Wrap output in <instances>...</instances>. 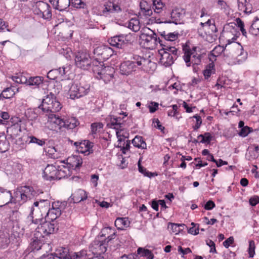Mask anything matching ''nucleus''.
Masks as SVG:
<instances>
[{
	"label": "nucleus",
	"mask_w": 259,
	"mask_h": 259,
	"mask_svg": "<svg viewBox=\"0 0 259 259\" xmlns=\"http://www.w3.org/2000/svg\"><path fill=\"white\" fill-rule=\"evenodd\" d=\"M137 66H141L144 70L150 71V69L155 66V64L149 59L138 55H134L131 60L122 62L119 66L120 72L124 75H128L136 70Z\"/></svg>",
	"instance_id": "obj_1"
},
{
	"label": "nucleus",
	"mask_w": 259,
	"mask_h": 259,
	"mask_svg": "<svg viewBox=\"0 0 259 259\" xmlns=\"http://www.w3.org/2000/svg\"><path fill=\"white\" fill-rule=\"evenodd\" d=\"M93 71L98 79H102L105 83L113 78L115 72L114 68L109 66H104V65L98 60L94 62Z\"/></svg>",
	"instance_id": "obj_2"
},
{
	"label": "nucleus",
	"mask_w": 259,
	"mask_h": 259,
	"mask_svg": "<svg viewBox=\"0 0 259 259\" xmlns=\"http://www.w3.org/2000/svg\"><path fill=\"white\" fill-rule=\"evenodd\" d=\"M38 108L49 115L59 111L62 106L54 94L50 93L42 100V103Z\"/></svg>",
	"instance_id": "obj_3"
},
{
	"label": "nucleus",
	"mask_w": 259,
	"mask_h": 259,
	"mask_svg": "<svg viewBox=\"0 0 259 259\" xmlns=\"http://www.w3.org/2000/svg\"><path fill=\"white\" fill-rule=\"evenodd\" d=\"M197 48L194 47L192 49L186 47H183L184 55L183 59L186 62L187 67L191 66L193 64V70L196 71V65H199L201 62L202 55L196 52Z\"/></svg>",
	"instance_id": "obj_4"
},
{
	"label": "nucleus",
	"mask_w": 259,
	"mask_h": 259,
	"mask_svg": "<svg viewBox=\"0 0 259 259\" xmlns=\"http://www.w3.org/2000/svg\"><path fill=\"white\" fill-rule=\"evenodd\" d=\"M38 224L39 225L35 229V233L42 238L55 233L59 228L57 222H53L45 219H44L42 222H40Z\"/></svg>",
	"instance_id": "obj_5"
},
{
	"label": "nucleus",
	"mask_w": 259,
	"mask_h": 259,
	"mask_svg": "<svg viewBox=\"0 0 259 259\" xmlns=\"http://www.w3.org/2000/svg\"><path fill=\"white\" fill-rule=\"evenodd\" d=\"M75 64L83 70H89L91 67L93 69V63L95 60H92L90 54L87 52L79 51L75 54Z\"/></svg>",
	"instance_id": "obj_6"
},
{
	"label": "nucleus",
	"mask_w": 259,
	"mask_h": 259,
	"mask_svg": "<svg viewBox=\"0 0 259 259\" xmlns=\"http://www.w3.org/2000/svg\"><path fill=\"white\" fill-rule=\"evenodd\" d=\"M133 36L130 33L121 34L111 37L109 39L110 45L119 49H123L128 44L132 43Z\"/></svg>",
	"instance_id": "obj_7"
},
{
	"label": "nucleus",
	"mask_w": 259,
	"mask_h": 259,
	"mask_svg": "<svg viewBox=\"0 0 259 259\" xmlns=\"http://www.w3.org/2000/svg\"><path fill=\"white\" fill-rule=\"evenodd\" d=\"M59 166L58 167L53 165H48L45 168L43 172V178L45 180L48 181H52L53 180H60L64 177L61 173L64 171L59 170Z\"/></svg>",
	"instance_id": "obj_8"
},
{
	"label": "nucleus",
	"mask_w": 259,
	"mask_h": 259,
	"mask_svg": "<svg viewBox=\"0 0 259 259\" xmlns=\"http://www.w3.org/2000/svg\"><path fill=\"white\" fill-rule=\"evenodd\" d=\"M34 14L47 20H50L52 14L50 6L47 3L39 1L36 3V8L34 11Z\"/></svg>",
	"instance_id": "obj_9"
},
{
	"label": "nucleus",
	"mask_w": 259,
	"mask_h": 259,
	"mask_svg": "<svg viewBox=\"0 0 259 259\" xmlns=\"http://www.w3.org/2000/svg\"><path fill=\"white\" fill-rule=\"evenodd\" d=\"M90 85L85 84H73L69 90L70 97L72 99H78L86 95L90 91Z\"/></svg>",
	"instance_id": "obj_10"
},
{
	"label": "nucleus",
	"mask_w": 259,
	"mask_h": 259,
	"mask_svg": "<svg viewBox=\"0 0 259 259\" xmlns=\"http://www.w3.org/2000/svg\"><path fill=\"white\" fill-rule=\"evenodd\" d=\"M62 204V203L59 201L53 202L44 219L57 223L56 219L61 214Z\"/></svg>",
	"instance_id": "obj_11"
},
{
	"label": "nucleus",
	"mask_w": 259,
	"mask_h": 259,
	"mask_svg": "<svg viewBox=\"0 0 259 259\" xmlns=\"http://www.w3.org/2000/svg\"><path fill=\"white\" fill-rule=\"evenodd\" d=\"M168 17L165 18L164 23H171L175 24L180 23V21L184 17V11L180 8H176L171 11H167Z\"/></svg>",
	"instance_id": "obj_12"
},
{
	"label": "nucleus",
	"mask_w": 259,
	"mask_h": 259,
	"mask_svg": "<svg viewBox=\"0 0 259 259\" xmlns=\"http://www.w3.org/2000/svg\"><path fill=\"white\" fill-rule=\"evenodd\" d=\"M149 32L143 33L141 34V38L144 41V44L149 48H155L158 42L159 43V37L157 38L156 34L153 31L149 29Z\"/></svg>",
	"instance_id": "obj_13"
},
{
	"label": "nucleus",
	"mask_w": 259,
	"mask_h": 259,
	"mask_svg": "<svg viewBox=\"0 0 259 259\" xmlns=\"http://www.w3.org/2000/svg\"><path fill=\"white\" fill-rule=\"evenodd\" d=\"M102 15L105 16H107L111 13H118L122 11L120 6L115 0H108L105 3Z\"/></svg>",
	"instance_id": "obj_14"
},
{
	"label": "nucleus",
	"mask_w": 259,
	"mask_h": 259,
	"mask_svg": "<svg viewBox=\"0 0 259 259\" xmlns=\"http://www.w3.org/2000/svg\"><path fill=\"white\" fill-rule=\"evenodd\" d=\"M90 248L93 253H103L107 250L106 240L103 241L102 239L96 238L91 244Z\"/></svg>",
	"instance_id": "obj_15"
},
{
	"label": "nucleus",
	"mask_w": 259,
	"mask_h": 259,
	"mask_svg": "<svg viewBox=\"0 0 259 259\" xmlns=\"http://www.w3.org/2000/svg\"><path fill=\"white\" fill-rule=\"evenodd\" d=\"M21 132V127L19 123H15L7 128V133L8 139L12 141L14 140Z\"/></svg>",
	"instance_id": "obj_16"
},
{
	"label": "nucleus",
	"mask_w": 259,
	"mask_h": 259,
	"mask_svg": "<svg viewBox=\"0 0 259 259\" xmlns=\"http://www.w3.org/2000/svg\"><path fill=\"white\" fill-rule=\"evenodd\" d=\"M94 143L89 140H83L80 142L77 151L83 154L84 155H89L94 151L93 148Z\"/></svg>",
	"instance_id": "obj_17"
},
{
	"label": "nucleus",
	"mask_w": 259,
	"mask_h": 259,
	"mask_svg": "<svg viewBox=\"0 0 259 259\" xmlns=\"http://www.w3.org/2000/svg\"><path fill=\"white\" fill-rule=\"evenodd\" d=\"M28 217L30 218L32 222L35 224H38L44 220L40 208L34 204L31 207L30 212Z\"/></svg>",
	"instance_id": "obj_18"
},
{
	"label": "nucleus",
	"mask_w": 259,
	"mask_h": 259,
	"mask_svg": "<svg viewBox=\"0 0 259 259\" xmlns=\"http://www.w3.org/2000/svg\"><path fill=\"white\" fill-rule=\"evenodd\" d=\"M13 196L10 191L7 190L4 188L0 187V203L3 206L12 203Z\"/></svg>",
	"instance_id": "obj_19"
},
{
	"label": "nucleus",
	"mask_w": 259,
	"mask_h": 259,
	"mask_svg": "<svg viewBox=\"0 0 259 259\" xmlns=\"http://www.w3.org/2000/svg\"><path fill=\"white\" fill-rule=\"evenodd\" d=\"M159 54L160 56L159 63L165 67L171 65L176 60L168 52H159Z\"/></svg>",
	"instance_id": "obj_20"
},
{
	"label": "nucleus",
	"mask_w": 259,
	"mask_h": 259,
	"mask_svg": "<svg viewBox=\"0 0 259 259\" xmlns=\"http://www.w3.org/2000/svg\"><path fill=\"white\" fill-rule=\"evenodd\" d=\"M34 205L39 207L40 212L42 214L43 218H44L46 214L48 213L51 207V202L48 199H39V201L34 202Z\"/></svg>",
	"instance_id": "obj_21"
},
{
	"label": "nucleus",
	"mask_w": 259,
	"mask_h": 259,
	"mask_svg": "<svg viewBox=\"0 0 259 259\" xmlns=\"http://www.w3.org/2000/svg\"><path fill=\"white\" fill-rule=\"evenodd\" d=\"M56 259H71V253L69 249L66 247H60L56 249V252L52 253Z\"/></svg>",
	"instance_id": "obj_22"
},
{
	"label": "nucleus",
	"mask_w": 259,
	"mask_h": 259,
	"mask_svg": "<svg viewBox=\"0 0 259 259\" xmlns=\"http://www.w3.org/2000/svg\"><path fill=\"white\" fill-rule=\"evenodd\" d=\"M50 2L55 9L60 11L65 10L71 4L70 0H50Z\"/></svg>",
	"instance_id": "obj_23"
},
{
	"label": "nucleus",
	"mask_w": 259,
	"mask_h": 259,
	"mask_svg": "<svg viewBox=\"0 0 259 259\" xmlns=\"http://www.w3.org/2000/svg\"><path fill=\"white\" fill-rule=\"evenodd\" d=\"M35 235L36 236V238L33 239L30 244V249L31 251L33 252L44 248L46 246L48 245V244H43L40 239H38V238L41 237H39L38 234L35 233Z\"/></svg>",
	"instance_id": "obj_24"
},
{
	"label": "nucleus",
	"mask_w": 259,
	"mask_h": 259,
	"mask_svg": "<svg viewBox=\"0 0 259 259\" xmlns=\"http://www.w3.org/2000/svg\"><path fill=\"white\" fill-rule=\"evenodd\" d=\"M237 2L239 11L247 14L251 13L252 7L249 0H237Z\"/></svg>",
	"instance_id": "obj_25"
},
{
	"label": "nucleus",
	"mask_w": 259,
	"mask_h": 259,
	"mask_svg": "<svg viewBox=\"0 0 259 259\" xmlns=\"http://www.w3.org/2000/svg\"><path fill=\"white\" fill-rule=\"evenodd\" d=\"M67 161V163L70 165V167L74 169L79 168L82 163V158L76 155L68 157Z\"/></svg>",
	"instance_id": "obj_26"
},
{
	"label": "nucleus",
	"mask_w": 259,
	"mask_h": 259,
	"mask_svg": "<svg viewBox=\"0 0 259 259\" xmlns=\"http://www.w3.org/2000/svg\"><path fill=\"white\" fill-rule=\"evenodd\" d=\"M73 203H79L85 200L88 196L85 191L82 189H79L75 191L71 196Z\"/></svg>",
	"instance_id": "obj_27"
},
{
	"label": "nucleus",
	"mask_w": 259,
	"mask_h": 259,
	"mask_svg": "<svg viewBox=\"0 0 259 259\" xmlns=\"http://www.w3.org/2000/svg\"><path fill=\"white\" fill-rule=\"evenodd\" d=\"M26 196H25L23 192L19 190L18 188L17 190L14 192V196L12 200V203H16L17 202L23 203L27 200Z\"/></svg>",
	"instance_id": "obj_28"
},
{
	"label": "nucleus",
	"mask_w": 259,
	"mask_h": 259,
	"mask_svg": "<svg viewBox=\"0 0 259 259\" xmlns=\"http://www.w3.org/2000/svg\"><path fill=\"white\" fill-rule=\"evenodd\" d=\"M48 116L51 119V121L56 124L58 127V129H61L62 127H63L64 125H65V123L64 122V119L61 118L59 116L56 115L54 113H51L49 114Z\"/></svg>",
	"instance_id": "obj_29"
},
{
	"label": "nucleus",
	"mask_w": 259,
	"mask_h": 259,
	"mask_svg": "<svg viewBox=\"0 0 259 259\" xmlns=\"http://www.w3.org/2000/svg\"><path fill=\"white\" fill-rule=\"evenodd\" d=\"M114 224L118 230H123V227L129 226L130 222L127 218H117Z\"/></svg>",
	"instance_id": "obj_30"
},
{
	"label": "nucleus",
	"mask_w": 259,
	"mask_h": 259,
	"mask_svg": "<svg viewBox=\"0 0 259 259\" xmlns=\"http://www.w3.org/2000/svg\"><path fill=\"white\" fill-rule=\"evenodd\" d=\"M44 77L42 76L30 77L27 79V84L30 86H33V88H38L40 84L42 83Z\"/></svg>",
	"instance_id": "obj_31"
},
{
	"label": "nucleus",
	"mask_w": 259,
	"mask_h": 259,
	"mask_svg": "<svg viewBox=\"0 0 259 259\" xmlns=\"http://www.w3.org/2000/svg\"><path fill=\"white\" fill-rule=\"evenodd\" d=\"M133 145L138 148L145 149L147 148V145L143 138L141 136H136L132 140Z\"/></svg>",
	"instance_id": "obj_32"
},
{
	"label": "nucleus",
	"mask_w": 259,
	"mask_h": 259,
	"mask_svg": "<svg viewBox=\"0 0 259 259\" xmlns=\"http://www.w3.org/2000/svg\"><path fill=\"white\" fill-rule=\"evenodd\" d=\"M137 254L141 257H144L147 259H153L154 255L152 251L148 249L139 247L137 249Z\"/></svg>",
	"instance_id": "obj_33"
},
{
	"label": "nucleus",
	"mask_w": 259,
	"mask_h": 259,
	"mask_svg": "<svg viewBox=\"0 0 259 259\" xmlns=\"http://www.w3.org/2000/svg\"><path fill=\"white\" fill-rule=\"evenodd\" d=\"M19 91V88L14 86H11L10 87L5 89L3 92L4 94L5 99H10L12 98L16 94V92Z\"/></svg>",
	"instance_id": "obj_34"
},
{
	"label": "nucleus",
	"mask_w": 259,
	"mask_h": 259,
	"mask_svg": "<svg viewBox=\"0 0 259 259\" xmlns=\"http://www.w3.org/2000/svg\"><path fill=\"white\" fill-rule=\"evenodd\" d=\"M10 143L5 136H0V152L4 153L9 149Z\"/></svg>",
	"instance_id": "obj_35"
},
{
	"label": "nucleus",
	"mask_w": 259,
	"mask_h": 259,
	"mask_svg": "<svg viewBox=\"0 0 259 259\" xmlns=\"http://www.w3.org/2000/svg\"><path fill=\"white\" fill-rule=\"evenodd\" d=\"M185 225L183 224H175L172 223H169L168 225V229L171 231L172 233L178 234L180 232L184 229Z\"/></svg>",
	"instance_id": "obj_36"
},
{
	"label": "nucleus",
	"mask_w": 259,
	"mask_h": 259,
	"mask_svg": "<svg viewBox=\"0 0 259 259\" xmlns=\"http://www.w3.org/2000/svg\"><path fill=\"white\" fill-rule=\"evenodd\" d=\"M249 32L253 35H259V19L256 18L253 21L249 29Z\"/></svg>",
	"instance_id": "obj_37"
},
{
	"label": "nucleus",
	"mask_w": 259,
	"mask_h": 259,
	"mask_svg": "<svg viewBox=\"0 0 259 259\" xmlns=\"http://www.w3.org/2000/svg\"><path fill=\"white\" fill-rule=\"evenodd\" d=\"M64 122L65 125L63 126V127L68 129H73L79 124L78 121L74 117L69 118L67 120H64Z\"/></svg>",
	"instance_id": "obj_38"
},
{
	"label": "nucleus",
	"mask_w": 259,
	"mask_h": 259,
	"mask_svg": "<svg viewBox=\"0 0 259 259\" xmlns=\"http://www.w3.org/2000/svg\"><path fill=\"white\" fill-rule=\"evenodd\" d=\"M89 254L85 250H81L78 252H71V259H88Z\"/></svg>",
	"instance_id": "obj_39"
},
{
	"label": "nucleus",
	"mask_w": 259,
	"mask_h": 259,
	"mask_svg": "<svg viewBox=\"0 0 259 259\" xmlns=\"http://www.w3.org/2000/svg\"><path fill=\"white\" fill-rule=\"evenodd\" d=\"M127 27L134 32L138 31L140 29V22L136 18H133L128 23Z\"/></svg>",
	"instance_id": "obj_40"
},
{
	"label": "nucleus",
	"mask_w": 259,
	"mask_h": 259,
	"mask_svg": "<svg viewBox=\"0 0 259 259\" xmlns=\"http://www.w3.org/2000/svg\"><path fill=\"white\" fill-rule=\"evenodd\" d=\"M19 190H21L26 198L28 199H31V198L34 195L33 193L34 191L32 187L24 186L19 188Z\"/></svg>",
	"instance_id": "obj_41"
},
{
	"label": "nucleus",
	"mask_w": 259,
	"mask_h": 259,
	"mask_svg": "<svg viewBox=\"0 0 259 259\" xmlns=\"http://www.w3.org/2000/svg\"><path fill=\"white\" fill-rule=\"evenodd\" d=\"M112 55V50L110 48L105 47L103 53H102L101 57L100 58L99 61L103 64V61L107 60Z\"/></svg>",
	"instance_id": "obj_42"
},
{
	"label": "nucleus",
	"mask_w": 259,
	"mask_h": 259,
	"mask_svg": "<svg viewBox=\"0 0 259 259\" xmlns=\"http://www.w3.org/2000/svg\"><path fill=\"white\" fill-rule=\"evenodd\" d=\"M197 138L198 139L201 138L200 141V143L209 144L212 140L213 137L210 133L206 132L204 134L199 135Z\"/></svg>",
	"instance_id": "obj_43"
},
{
	"label": "nucleus",
	"mask_w": 259,
	"mask_h": 259,
	"mask_svg": "<svg viewBox=\"0 0 259 259\" xmlns=\"http://www.w3.org/2000/svg\"><path fill=\"white\" fill-rule=\"evenodd\" d=\"M153 9L154 12L156 13H160L163 10L164 5L161 0H154L153 1Z\"/></svg>",
	"instance_id": "obj_44"
},
{
	"label": "nucleus",
	"mask_w": 259,
	"mask_h": 259,
	"mask_svg": "<svg viewBox=\"0 0 259 259\" xmlns=\"http://www.w3.org/2000/svg\"><path fill=\"white\" fill-rule=\"evenodd\" d=\"M214 64L213 62L209 63L206 66V68L203 71V75L205 79H208L210 76L212 70H214Z\"/></svg>",
	"instance_id": "obj_45"
},
{
	"label": "nucleus",
	"mask_w": 259,
	"mask_h": 259,
	"mask_svg": "<svg viewBox=\"0 0 259 259\" xmlns=\"http://www.w3.org/2000/svg\"><path fill=\"white\" fill-rule=\"evenodd\" d=\"M9 243V238L4 234H0V248L5 249L7 248Z\"/></svg>",
	"instance_id": "obj_46"
},
{
	"label": "nucleus",
	"mask_w": 259,
	"mask_h": 259,
	"mask_svg": "<svg viewBox=\"0 0 259 259\" xmlns=\"http://www.w3.org/2000/svg\"><path fill=\"white\" fill-rule=\"evenodd\" d=\"M28 139H29V143H34L36 144L38 146H42L45 145L46 142L45 140L44 139H39L37 138L34 136H29L28 137Z\"/></svg>",
	"instance_id": "obj_47"
},
{
	"label": "nucleus",
	"mask_w": 259,
	"mask_h": 259,
	"mask_svg": "<svg viewBox=\"0 0 259 259\" xmlns=\"http://www.w3.org/2000/svg\"><path fill=\"white\" fill-rule=\"evenodd\" d=\"M105 47L106 46H99L94 49L93 53L96 58L93 60L99 61L100 58L101 57L102 53H103V51Z\"/></svg>",
	"instance_id": "obj_48"
},
{
	"label": "nucleus",
	"mask_w": 259,
	"mask_h": 259,
	"mask_svg": "<svg viewBox=\"0 0 259 259\" xmlns=\"http://www.w3.org/2000/svg\"><path fill=\"white\" fill-rule=\"evenodd\" d=\"M159 44L162 46V49L160 50L159 52H168V53L171 52V49L173 48L174 47L170 46L169 45H168L167 42H164L163 40L160 39L159 38Z\"/></svg>",
	"instance_id": "obj_49"
},
{
	"label": "nucleus",
	"mask_w": 259,
	"mask_h": 259,
	"mask_svg": "<svg viewBox=\"0 0 259 259\" xmlns=\"http://www.w3.org/2000/svg\"><path fill=\"white\" fill-rule=\"evenodd\" d=\"M114 128L116 130V134L117 138H119V137H122L124 139L128 138L129 134L126 131H125L123 128L116 127H114Z\"/></svg>",
	"instance_id": "obj_50"
},
{
	"label": "nucleus",
	"mask_w": 259,
	"mask_h": 259,
	"mask_svg": "<svg viewBox=\"0 0 259 259\" xmlns=\"http://www.w3.org/2000/svg\"><path fill=\"white\" fill-rule=\"evenodd\" d=\"M103 124L101 122H94L91 125V133L93 135L96 134L98 131L103 128Z\"/></svg>",
	"instance_id": "obj_51"
},
{
	"label": "nucleus",
	"mask_w": 259,
	"mask_h": 259,
	"mask_svg": "<svg viewBox=\"0 0 259 259\" xmlns=\"http://www.w3.org/2000/svg\"><path fill=\"white\" fill-rule=\"evenodd\" d=\"M218 5L220 8V9L223 11V12L226 14L229 13L230 8L229 6L227 5L226 2L223 0H219L218 2Z\"/></svg>",
	"instance_id": "obj_52"
},
{
	"label": "nucleus",
	"mask_w": 259,
	"mask_h": 259,
	"mask_svg": "<svg viewBox=\"0 0 259 259\" xmlns=\"http://www.w3.org/2000/svg\"><path fill=\"white\" fill-rule=\"evenodd\" d=\"M12 78L13 81L18 83H26L27 82V79L22 74L13 76Z\"/></svg>",
	"instance_id": "obj_53"
},
{
	"label": "nucleus",
	"mask_w": 259,
	"mask_h": 259,
	"mask_svg": "<svg viewBox=\"0 0 259 259\" xmlns=\"http://www.w3.org/2000/svg\"><path fill=\"white\" fill-rule=\"evenodd\" d=\"M111 228L110 227H105L102 229L99 235L96 237L99 239H103L107 235L111 233Z\"/></svg>",
	"instance_id": "obj_54"
},
{
	"label": "nucleus",
	"mask_w": 259,
	"mask_h": 259,
	"mask_svg": "<svg viewBox=\"0 0 259 259\" xmlns=\"http://www.w3.org/2000/svg\"><path fill=\"white\" fill-rule=\"evenodd\" d=\"M255 243L253 240H250L249 241V247L248 249V252L249 257H253L255 254Z\"/></svg>",
	"instance_id": "obj_55"
},
{
	"label": "nucleus",
	"mask_w": 259,
	"mask_h": 259,
	"mask_svg": "<svg viewBox=\"0 0 259 259\" xmlns=\"http://www.w3.org/2000/svg\"><path fill=\"white\" fill-rule=\"evenodd\" d=\"M252 131L253 130L251 127L245 126V127H243V128H241L239 133V135L242 137H245Z\"/></svg>",
	"instance_id": "obj_56"
},
{
	"label": "nucleus",
	"mask_w": 259,
	"mask_h": 259,
	"mask_svg": "<svg viewBox=\"0 0 259 259\" xmlns=\"http://www.w3.org/2000/svg\"><path fill=\"white\" fill-rule=\"evenodd\" d=\"M58 76V71L55 69L49 71L47 74V77L51 80L56 79Z\"/></svg>",
	"instance_id": "obj_57"
},
{
	"label": "nucleus",
	"mask_w": 259,
	"mask_h": 259,
	"mask_svg": "<svg viewBox=\"0 0 259 259\" xmlns=\"http://www.w3.org/2000/svg\"><path fill=\"white\" fill-rule=\"evenodd\" d=\"M153 123L154 124L155 127L158 128L163 133H164V131L165 130V127L161 124L158 118H154L153 119Z\"/></svg>",
	"instance_id": "obj_58"
},
{
	"label": "nucleus",
	"mask_w": 259,
	"mask_h": 259,
	"mask_svg": "<svg viewBox=\"0 0 259 259\" xmlns=\"http://www.w3.org/2000/svg\"><path fill=\"white\" fill-rule=\"evenodd\" d=\"M72 5L76 8H83L85 6V3L81 1V0H71Z\"/></svg>",
	"instance_id": "obj_59"
},
{
	"label": "nucleus",
	"mask_w": 259,
	"mask_h": 259,
	"mask_svg": "<svg viewBox=\"0 0 259 259\" xmlns=\"http://www.w3.org/2000/svg\"><path fill=\"white\" fill-rule=\"evenodd\" d=\"M178 38L177 34H175L174 33H168L167 34V36H166L165 40L163 41L164 42H171L176 40Z\"/></svg>",
	"instance_id": "obj_60"
},
{
	"label": "nucleus",
	"mask_w": 259,
	"mask_h": 259,
	"mask_svg": "<svg viewBox=\"0 0 259 259\" xmlns=\"http://www.w3.org/2000/svg\"><path fill=\"white\" fill-rule=\"evenodd\" d=\"M206 244L210 247V249L209 252L211 253H216L217 250L215 249V245L213 241L210 239H208L206 240Z\"/></svg>",
	"instance_id": "obj_61"
},
{
	"label": "nucleus",
	"mask_w": 259,
	"mask_h": 259,
	"mask_svg": "<svg viewBox=\"0 0 259 259\" xmlns=\"http://www.w3.org/2000/svg\"><path fill=\"white\" fill-rule=\"evenodd\" d=\"M0 117L3 119H0V124H4V121L8 120L9 117V114L7 112L0 111Z\"/></svg>",
	"instance_id": "obj_62"
},
{
	"label": "nucleus",
	"mask_w": 259,
	"mask_h": 259,
	"mask_svg": "<svg viewBox=\"0 0 259 259\" xmlns=\"http://www.w3.org/2000/svg\"><path fill=\"white\" fill-rule=\"evenodd\" d=\"M191 225L192 227L189 228L188 230V233L194 235L198 234L199 233V228L195 227L196 224L194 223H192Z\"/></svg>",
	"instance_id": "obj_63"
},
{
	"label": "nucleus",
	"mask_w": 259,
	"mask_h": 259,
	"mask_svg": "<svg viewBox=\"0 0 259 259\" xmlns=\"http://www.w3.org/2000/svg\"><path fill=\"white\" fill-rule=\"evenodd\" d=\"M119 147H121V150L122 151V152L123 154H125L126 151L128 150L130 148V141L127 140L126 143L124 142L123 143L122 146L120 145V146Z\"/></svg>",
	"instance_id": "obj_64"
}]
</instances>
